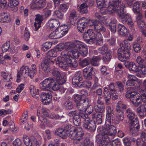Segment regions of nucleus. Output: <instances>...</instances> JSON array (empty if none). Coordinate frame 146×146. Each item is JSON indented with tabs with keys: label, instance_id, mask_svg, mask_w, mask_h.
<instances>
[{
	"label": "nucleus",
	"instance_id": "nucleus-1",
	"mask_svg": "<svg viewBox=\"0 0 146 146\" xmlns=\"http://www.w3.org/2000/svg\"><path fill=\"white\" fill-rule=\"evenodd\" d=\"M110 123H106V127H100L98 130L99 135H97L96 138L98 136L101 137L106 140H110V136H113L116 134L117 131L116 128L113 125H111Z\"/></svg>",
	"mask_w": 146,
	"mask_h": 146
},
{
	"label": "nucleus",
	"instance_id": "nucleus-2",
	"mask_svg": "<svg viewBox=\"0 0 146 146\" xmlns=\"http://www.w3.org/2000/svg\"><path fill=\"white\" fill-rule=\"evenodd\" d=\"M119 46L120 47L117 51L118 58L120 61L123 62L128 59L130 55L131 46L127 41L124 43H120Z\"/></svg>",
	"mask_w": 146,
	"mask_h": 146
},
{
	"label": "nucleus",
	"instance_id": "nucleus-3",
	"mask_svg": "<svg viewBox=\"0 0 146 146\" xmlns=\"http://www.w3.org/2000/svg\"><path fill=\"white\" fill-rule=\"evenodd\" d=\"M128 118L131 121V126L130 128V134L133 135L139 130V126L137 115L130 109L128 108L126 110Z\"/></svg>",
	"mask_w": 146,
	"mask_h": 146
},
{
	"label": "nucleus",
	"instance_id": "nucleus-4",
	"mask_svg": "<svg viewBox=\"0 0 146 146\" xmlns=\"http://www.w3.org/2000/svg\"><path fill=\"white\" fill-rule=\"evenodd\" d=\"M125 96L129 98L134 106L137 107L141 104L140 95L138 93L134 91L131 87H128L125 93Z\"/></svg>",
	"mask_w": 146,
	"mask_h": 146
},
{
	"label": "nucleus",
	"instance_id": "nucleus-5",
	"mask_svg": "<svg viewBox=\"0 0 146 146\" xmlns=\"http://www.w3.org/2000/svg\"><path fill=\"white\" fill-rule=\"evenodd\" d=\"M101 35L100 34L96 35L93 29H89L83 35V38L86 43L92 44L95 41H96V44L98 45V41L101 40Z\"/></svg>",
	"mask_w": 146,
	"mask_h": 146
},
{
	"label": "nucleus",
	"instance_id": "nucleus-6",
	"mask_svg": "<svg viewBox=\"0 0 146 146\" xmlns=\"http://www.w3.org/2000/svg\"><path fill=\"white\" fill-rule=\"evenodd\" d=\"M72 25L67 24L66 26H61L58 28L55 31L52 32L49 36L51 39L60 38L66 34Z\"/></svg>",
	"mask_w": 146,
	"mask_h": 146
},
{
	"label": "nucleus",
	"instance_id": "nucleus-7",
	"mask_svg": "<svg viewBox=\"0 0 146 146\" xmlns=\"http://www.w3.org/2000/svg\"><path fill=\"white\" fill-rule=\"evenodd\" d=\"M69 117H73V121L74 124L76 126H79L81 123V119H83L84 114L78 112L76 110L70 111L68 114Z\"/></svg>",
	"mask_w": 146,
	"mask_h": 146
},
{
	"label": "nucleus",
	"instance_id": "nucleus-8",
	"mask_svg": "<svg viewBox=\"0 0 146 146\" xmlns=\"http://www.w3.org/2000/svg\"><path fill=\"white\" fill-rule=\"evenodd\" d=\"M86 46L84 43L76 41L74 43L70 42L66 43L64 45V48L66 49H73L79 51Z\"/></svg>",
	"mask_w": 146,
	"mask_h": 146
},
{
	"label": "nucleus",
	"instance_id": "nucleus-9",
	"mask_svg": "<svg viewBox=\"0 0 146 146\" xmlns=\"http://www.w3.org/2000/svg\"><path fill=\"white\" fill-rule=\"evenodd\" d=\"M89 104V100L87 98L82 99L80 102L76 103V108L78 110V112L84 114L83 117V119H85L87 117V115L86 114L84 111L86 106H88Z\"/></svg>",
	"mask_w": 146,
	"mask_h": 146
},
{
	"label": "nucleus",
	"instance_id": "nucleus-10",
	"mask_svg": "<svg viewBox=\"0 0 146 146\" xmlns=\"http://www.w3.org/2000/svg\"><path fill=\"white\" fill-rule=\"evenodd\" d=\"M84 120L83 127L84 128L90 132L94 131H95L96 125L95 121L90 120L89 118H86Z\"/></svg>",
	"mask_w": 146,
	"mask_h": 146
},
{
	"label": "nucleus",
	"instance_id": "nucleus-11",
	"mask_svg": "<svg viewBox=\"0 0 146 146\" xmlns=\"http://www.w3.org/2000/svg\"><path fill=\"white\" fill-rule=\"evenodd\" d=\"M52 74L54 77L55 79L60 85H62L66 82V76L62 73H61L59 71L54 70L52 72Z\"/></svg>",
	"mask_w": 146,
	"mask_h": 146
},
{
	"label": "nucleus",
	"instance_id": "nucleus-12",
	"mask_svg": "<svg viewBox=\"0 0 146 146\" xmlns=\"http://www.w3.org/2000/svg\"><path fill=\"white\" fill-rule=\"evenodd\" d=\"M94 31H95L96 35H98V34H100L101 36V40L98 41V45H102L103 43V37L102 33L105 32L106 29L104 26L102 24L100 23H98L97 25H95L94 28Z\"/></svg>",
	"mask_w": 146,
	"mask_h": 146
},
{
	"label": "nucleus",
	"instance_id": "nucleus-13",
	"mask_svg": "<svg viewBox=\"0 0 146 146\" xmlns=\"http://www.w3.org/2000/svg\"><path fill=\"white\" fill-rule=\"evenodd\" d=\"M68 56L66 57H58L57 60L54 61L56 64H58L60 67L65 69L68 65Z\"/></svg>",
	"mask_w": 146,
	"mask_h": 146
},
{
	"label": "nucleus",
	"instance_id": "nucleus-14",
	"mask_svg": "<svg viewBox=\"0 0 146 146\" xmlns=\"http://www.w3.org/2000/svg\"><path fill=\"white\" fill-rule=\"evenodd\" d=\"M46 3V0H33L31 4L32 9H40L43 8Z\"/></svg>",
	"mask_w": 146,
	"mask_h": 146
},
{
	"label": "nucleus",
	"instance_id": "nucleus-15",
	"mask_svg": "<svg viewBox=\"0 0 146 146\" xmlns=\"http://www.w3.org/2000/svg\"><path fill=\"white\" fill-rule=\"evenodd\" d=\"M54 60H51L50 58H45L41 63V68L45 73L49 72L51 71V69L49 64L52 62L54 63Z\"/></svg>",
	"mask_w": 146,
	"mask_h": 146
},
{
	"label": "nucleus",
	"instance_id": "nucleus-16",
	"mask_svg": "<svg viewBox=\"0 0 146 146\" xmlns=\"http://www.w3.org/2000/svg\"><path fill=\"white\" fill-rule=\"evenodd\" d=\"M83 77L80 71L76 72L72 78V82L76 87H78L82 81Z\"/></svg>",
	"mask_w": 146,
	"mask_h": 146
},
{
	"label": "nucleus",
	"instance_id": "nucleus-17",
	"mask_svg": "<svg viewBox=\"0 0 146 146\" xmlns=\"http://www.w3.org/2000/svg\"><path fill=\"white\" fill-rule=\"evenodd\" d=\"M125 67L128 68L130 71H132L134 73L140 72V69L138 66H137L135 63L129 61H125L124 63Z\"/></svg>",
	"mask_w": 146,
	"mask_h": 146
},
{
	"label": "nucleus",
	"instance_id": "nucleus-18",
	"mask_svg": "<svg viewBox=\"0 0 146 146\" xmlns=\"http://www.w3.org/2000/svg\"><path fill=\"white\" fill-rule=\"evenodd\" d=\"M121 16H118V17L120 19L122 22L123 24H126L130 25L132 27L133 25L131 18L127 13H125L121 15Z\"/></svg>",
	"mask_w": 146,
	"mask_h": 146
},
{
	"label": "nucleus",
	"instance_id": "nucleus-19",
	"mask_svg": "<svg viewBox=\"0 0 146 146\" xmlns=\"http://www.w3.org/2000/svg\"><path fill=\"white\" fill-rule=\"evenodd\" d=\"M52 96L50 92L45 93L42 92L41 94V98L42 102L44 104L47 105L50 103L51 101Z\"/></svg>",
	"mask_w": 146,
	"mask_h": 146
},
{
	"label": "nucleus",
	"instance_id": "nucleus-20",
	"mask_svg": "<svg viewBox=\"0 0 146 146\" xmlns=\"http://www.w3.org/2000/svg\"><path fill=\"white\" fill-rule=\"evenodd\" d=\"M48 88H51L54 91H56L59 89L60 85L54 78H48Z\"/></svg>",
	"mask_w": 146,
	"mask_h": 146
},
{
	"label": "nucleus",
	"instance_id": "nucleus-21",
	"mask_svg": "<svg viewBox=\"0 0 146 146\" xmlns=\"http://www.w3.org/2000/svg\"><path fill=\"white\" fill-rule=\"evenodd\" d=\"M122 0H116L115 1H110L109 2L108 8L110 13H115L116 10L117 5L120 3Z\"/></svg>",
	"mask_w": 146,
	"mask_h": 146
},
{
	"label": "nucleus",
	"instance_id": "nucleus-22",
	"mask_svg": "<svg viewBox=\"0 0 146 146\" xmlns=\"http://www.w3.org/2000/svg\"><path fill=\"white\" fill-rule=\"evenodd\" d=\"M86 18L82 17L79 20L77 24L78 31L81 33H84L85 28L87 26V23L85 21Z\"/></svg>",
	"mask_w": 146,
	"mask_h": 146
},
{
	"label": "nucleus",
	"instance_id": "nucleus-23",
	"mask_svg": "<svg viewBox=\"0 0 146 146\" xmlns=\"http://www.w3.org/2000/svg\"><path fill=\"white\" fill-rule=\"evenodd\" d=\"M106 123L108 122L110 123H111V120L113 121V117H112V114L113 113V110H112L111 107L109 106L106 107Z\"/></svg>",
	"mask_w": 146,
	"mask_h": 146
},
{
	"label": "nucleus",
	"instance_id": "nucleus-24",
	"mask_svg": "<svg viewBox=\"0 0 146 146\" xmlns=\"http://www.w3.org/2000/svg\"><path fill=\"white\" fill-rule=\"evenodd\" d=\"M59 21L56 19H52L49 20L47 23V25L51 29H56L60 25Z\"/></svg>",
	"mask_w": 146,
	"mask_h": 146
},
{
	"label": "nucleus",
	"instance_id": "nucleus-25",
	"mask_svg": "<svg viewBox=\"0 0 146 146\" xmlns=\"http://www.w3.org/2000/svg\"><path fill=\"white\" fill-rule=\"evenodd\" d=\"M11 19L10 15L9 13H4L0 14V22L1 23H9L11 21Z\"/></svg>",
	"mask_w": 146,
	"mask_h": 146
},
{
	"label": "nucleus",
	"instance_id": "nucleus-26",
	"mask_svg": "<svg viewBox=\"0 0 146 146\" xmlns=\"http://www.w3.org/2000/svg\"><path fill=\"white\" fill-rule=\"evenodd\" d=\"M132 10L133 12L137 15L136 17L142 16V15L140 5L138 2H136L133 3Z\"/></svg>",
	"mask_w": 146,
	"mask_h": 146
},
{
	"label": "nucleus",
	"instance_id": "nucleus-27",
	"mask_svg": "<svg viewBox=\"0 0 146 146\" xmlns=\"http://www.w3.org/2000/svg\"><path fill=\"white\" fill-rule=\"evenodd\" d=\"M36 17L35 19V22L34 24L35 30L37 31L38 29L41 27V24L43 20V18L42 15H36Z\"/></svg>",
	"mask_w": 146,
	"mask_h": 146
},
{
	"label": "nucleus",
	"instance_id": "nucleus-28",
	"mask_svg": "<svg viewBox=\"0 0 146 146\" xmlns=\"http://www.w3.org/2000/svg\"><path fill=\"white\" fill-rule=\"evenodd\" d=\"M36 141L34 136L31 137L26 136L23 137V142L26 146H32L33 142Z\"/></svg>",
	"mask_w": 146,
	"mask_h": 146
},
{
	"label": "nucleus",
	"instance_id": "nucleus-29",
	"mask_svg": "<svg viewBox=\"0 0 146 146\" xmlns=\"http://www.w3.org/2000/svg\"><path fill=\"white\" fill-rule=\"evenodd\" d=\"M117 31L119 34L122 36H126L128 33L125 27L122 24H119L117 27Z\"/></svg>",
	"mask_w": 146,
	"mask_h": 146
},
{
	"label": "nucleus",
	"instance_id": "nucleus-30",
	"mask_svg": "<svg viewBox=\"0 0 146 146\" xmlns=\"http://www.w3.org/2000/svg\"><path fill=\"white\" fill-rule=\"evenodd\" d=\"M137 112L140 116L143 117L146 115V104L141 105L137 109Z\"/></svg>",
	"mask_w": 146,
	"mask_h": 146
},
{
	"label": "nucleus",
	"instance_id": "nucleus-31",
	"mask_svg": "<svg viewBox=\"0 0 146 146\" xmlns=\"http://www.w3.org/2000/svg\"><path fill=\"white\" fill-rule=\"evenodd\" d=\"M106 89L104 90L103 93L104 99L106 105H108L111 104L110 100L111 98V94L108 92V89Z\"/></svg>",
	"mask_w": 146,
	"mask_h": 146
},
{
	"label": "nucleus",
	"instance_id": "nucleus-32",
	"mask_svg": "<svg viewBox=\"0 0 146 146\" xmlns=\"http://www.w3.org/2000/svg\"><path fill=\"white\" fill-rule=\"evenodd\" d=\"M68 129V136L72 139H74L76 141V129L72 127L70 125H69Z\"/></svg>",
	"mask_w": 146,
	"mask_h": 146
},
{
	"label": "nucleus",
	"instance_id": "nucleus-33",
	"mask_svg": "<svg viewBox=\"0 0 146 146\" xmlns=\"http://www.w3.org/2000/svg\"><path fill=\"white\" fill-rule=\"evenodd\" d=\"M88 6L85 3L82 4L80 7L77 8V11L81 14H86L88 12Z\"/></svg>",
	"mask_w": 146,
	"mask_h": 146
},
{
	"label": "nucleus",
	"instance_id": "nucleus-34",
	"mask_svg": "<svg viewBox=\"0 0 146 146\" xmlns=\"http://www.w3.org/2000/svg\"><path fill=\"white\" fill-rule=\"evenodd\" d=\"M68 60V66L74 68H76L77 67L78 64L77 60L75 58L72 56H69Z\"/></svg>",
	"mask_w": 146,
	"mask_h": 146
},
{
	"label": "nucleus",
	"instance_id": "nucleus-35",
	"mask_svg": "<svg viewBox=\"0 0 146 146\" xmlns=\"http://www.w3.org/2000/svg\"><path fill=\"white\" fill-rule=\"evenodd\" d=\"M117 21L115 19H113L109 24L110 30L113 33H115L116 31V24Z\"/></svg>",
	"mask_w": 146,
	"mask_h": 146
},
{
	"label": "nucleus",
	"instance_id": "nucleus-36",
	"mask_svg": "<svg viewBox=\"0 0 146 146\" xmlns=\"http://www.w3.org/2000/svg\"><path fill=\"white\" fill-rule=\"evenodd\" d=\"M84 135V133L82 128L76 129V142L78 143L80 141Z\"/></svg>",
	"mask_w": 146,
	"mask_h": 146
},
{
	"label": "nucleus",
	"instance_id": "nucleus-37",
	"mask_svg": "<svg viewBox=\"0 0 146 146\" xmlns=\"http://www.w3.org/2000/svg\"><path fill=\"white\" fill-rule=\"evenodd\" d=\"M115 118L113 119L114 121L117 124L119 123V121H121L124 119V115L123 111H117Z\"/></svg>",
	"mask_w": 146,
	"mask_h": 146
},
{
	"label": "nucleus",
	"instance_id": "nucleus-38",
	"mask_svg": "<svg viewBox=\"0 0 146 146\" xmlns=\"http://www.w3.org/2000/svg\"><path fill=\"white\" fill-rule=\"evenodd\" d=\"M107 88L108 92L110 94L111 93H115L117 92L116 87L115 86V84L113 83H110L109 85L107 86V87L104 88V90H105Z\"/></svg>",
	"mask_w": 146,
	"mask_h": 146
},
{
	"label": "nucleus",
	"instance_id": "nucleus-39",
	"mask_svg": "<svg viewBox=\"0 0 146 146\" xmlns=\"http://www.w3.org/2000/svg\"><path fill=\"white\" fill-rule=\"evenodd\" d=\"M94 108L96 112L98 113H103L105 111V107L104 104L96 105Z\"/></svg>",
	"mask_w": 146,
	"mask_h": 146
},
{
	"label": "nucleus",
	"instance_id": "nucleus-40",
	"mask_svg": "<svg viewBox=\"0 0 146 146\" xmlns=\"http://www.w3.org/2000/svg\"><path fill=\"white\" fill-rule=\"evenodd\" d=\"M127 108L126 106L122 102L120 101L117 104L116 110L117 111H123Z\"/></svg>",
	"mask_w": 146,
	"mask_h": 146
},
{
	"label": "nucleus",
	"instance_id": "nucleus-41",
	"mask_svg": "<svg viewBox=\"0 0 146 146\" xmlns=\"http://www.w3.org/2000/svg\"><path fill=\"white\" fill-rule=\"evenodd\" d=\"M101 59L98 56H94L92 59L90 58V63L93 66H98L99 65V61Z\"/></svg>",
	"mask_w": 146,
	"mask_h": 146
},
{
	"label": "nucleus",
	"instance_id": "nucleus-42",
	"mask_svg": "<svg viewBox=\"0 0 146 146\" xmlns=\"http://www.w3.org/2000/svg\"><path fill=\"white\" fill-rule=\"evenodd\" d=\"M111 51L109 50L108 52L106 54L103 56L102 57V60L104 62L107 63L109 62L112 56L111 55Z\"/></svg>",
	"mask_w": 146,
	"mask_h": 146
},
{
	"label": "nucleus",
	"instance_id": "nucleus-43",
	"mask_svg": "<svg viewBox=\"0 0 146 146\" xmlns=\"http://www.w3.org/2000/svg\"><path fill=\"white\" fill-rule=\"evenodd\" d=\"M125 5L124 4H122L120 5L119 7H117L116 11L117 13V16H121V15L125 13Z\"/></svg>",
	"mask_w": 146,
	"mask_h": 146
},
{
	"label": "nucleus",
	"instance_id": "nucleus-44",
	"mask_svg": "<svg viewBox=\"0 0 146 146\" xmlns=\"http://www.w3.org/2000/svg\"><path fill=\"white\" fill-rule=\"evenodd\" d=\"M79 65L82 67H84L89 65L90 63V58L87 57L81 60H79Z\"/></svg>",
	"mask_w": 146,
	"mask_h": 146
},
{
	"label": "nucleus",
	"instance_id": "nucleus-45",
	"mask_svg": "<svg viewBox=\"0 0 146 146\" xmlns=\"http://www.w3.org/2000/svg\"><path fill=\"white\" fill-rule=\"evenodd\" d=\"M1 76L7 80L10 81L12 79L11 73L7 71H3L1 73Z\"/></svg>",
	"mask_w": 146,
	"mask_h": 146
},
{
	"label": "nucleus",
	"instance_id": "nucleus-46",
	"mask_svg": "<svg viewBox=\"0 0 146 146\" xmlns=\"http://www.w3.org/2000/svg\"><path fill=\"white\" fill-rule=\"evenodd\" d=\"M53 15L54 16L60 20H62L64 17V13L59 9L54 11Z\"/></svg>",
	"mask_w": 146,
	"mask_h": 146
},
{
	"label": "nucleus",
	"instance_id": "nucleus-47",
	"mask_svg": "<svg viewBox=\"0 0 146 146\" xmlns=\"http://www.w3.org/2000/svg\"><path fill=\"white\" fill-rule=\"evenodd\" d=\"M63 106L66 109L71 110L73 108L72 102L70 100H67L63 104Z\"/></svg>",
	"mask_w": 146,
	"mask_h": 146
},
{
	"label": "nucleus",
	"instance_id": "nucleus-48",
	"mask_svg": "<svg viewBox=\"0 0 146 146\" xmlns=\"http://www.w3.org/2000/svg\"><path fill=\"white\" fill-rule=\"evenodd\" d=\"M91 82L90 81H82L78 87L80 88H89L91 86Z\"/></svg>",
	"mask_w": 146,
	"mask_h": 146
},
{
	"label": "nucleus",
	"instance_id": "nucleus-49",
	"mask_svg": "<svg viewBox=\"0 0 146 146\" xmlns=\"http://www.w3.org/2000/svg\"><path fill=\"white\" fill-rule=\"evenodd\" d=\"M69 125H67L65 126L64 131L63 132L62 134L60 137L63 139H66L68 136Z\"/></svg>",
	"mask_w": 146,
	"mask_h": 146
},
{
	"label": "nucleus",
	"instance_id": "nucleus-50",
	"mask_svg": "<svg viewBox=\"0 0 146 146\" xmlns=\"http://www.w3.org/2000/svg\"><path fill=\"white\" fill-rule=\"evenodd\" d=\"M48 78L44 79L43 81L42 84V87L41 88V89L43 91H47L48 89L47 88H48Z\"/></svg>",
	"mask_w": 146,
	"mask_h": 146
},
{
	"label": "nucleus",
	"instance_id": "nucleus-51",
	"mask_svg": "<svg viewBox=\"0 0 146 146\" xmlns=\"http://www.w3.org/2000/svg\"><path fill=\"white\" fill-rule=\"evenodd\" d=\"M109 50L107 46L104 45L98 48V51L99 53L103 54L108 53Z\"/></svg>",
	"mask_w": 146,
	"mask_h": 146
},
{
	"label": "nucleus",
	"instance_id": "nucleus-52",
	"mask_svg": "<svg viewBox=\"0 0 146 146\" xmlns=\"http://www.w3.org/2000/svg\"><path fill=\"white\" fill-rule=\"evenodd\" d=\"M69 7V5L68 4L63 3L60 5L59 10L64 13H65Z\"/></svg>",
	"mask_w": 146,
	"mask_h": 146
},
{
	"label": "nucleus",
	"instance_id": "nucleus-53",
	"mask_svg": "<svg viewBox=\"0 0 146 146\" xmlns=\"http://www.w3.org/2000/svg\"><path fill=\"white\" fill-rule=\"evenodd\" d=\"M110 139L108 141V146H119L121 143L118 139H115L112 140L111 143L109 142Z\"/></svg>",
	"mask_w": 146,
	"mask_h": 146
},
{
	"label": "nucleus",
	"instance_id": "nucleus-54",
	"mask_svg": "<svg viewBox=\"0 0 146 146\" xmlns=\"http://www.w3.org/2000/svg\"><path fill=\"white\" fill-rule=\"evenodd\" d=\"M142 16L136 17V22L139 27H143L145 25L144 22L141 19Z\"/></svg>",
	"mask_w": 146,
	"mask_h": 146
},
{
	"label": "nucleus",
	"instance_id": "nucleus-55",
	"mask_svg": "<svg viewBox=\"0 0 146 146\" xmlns=\"http://www.w3.org/2000/svg\"><path fill=\"white\" fill-rule=\"evenodd\" d=\"M87 108L84 110V112L87 115V117L88 115H89L92 113H93V108L92 106L88 104V105H87Z\"/></svg>",
	"mask_w": 146,
	"mask_h": 146
},
{
	"label": "nucleus",
	"instance_id": "nucleus-56",
	"mask_svg": "<svg viewBox=\"0 0 146 146\" xmlns=\"http://www.w3.org/2000/svg\"><path fill=\"white\" fill-rule=\"evenodd\" d=\"M47 55L49 57H47V58H50L51 60H52L51 59V57H55L57 56V52L54 49H51L47 53Z\"/></svg>",
	"mask_w": 146,
	"mask_h": 146
},
{
	"label": "nucleus",
	"instance_id": "nucleus-57",
	"mask_svg": "<svg viewBox=\"0 0 146 146\" xmlns=\"http://www.w3.org/2000/svg\"><path fill=\"white\" fill-rule=\"evenodd\" d=\"M86 22L87 23V25H88L90 26H94V27L95 25H97V23L98 21L97 20H92L90 19H87L86 18Z\"/></svg>",
	"mask_w": 146,
	"mask_h": 146
},
{
	"label": "nucleus",
	"instance_id": "nucleus-58",
	"mask_svg": "<svg viewBox=\"0 0 146 146\" xmlns=\"http://www.w3.org/2000/svg\"><path fill=\"white\" fill-rule=\"evenodd\" d=\"M10 43L9 42H6L2 46V50L3 52H5L8 50H11V48H9Z\"/></svg>",
	"mask_w": 146,
	"mask_h": 146
},
{
	"label": "nucleus",
	"instance_id": "nucleus-59",
	"mask_svg": "<svg viewBox=\"0 0 146 146\" xmlns=\"http://www.w3.org/2000/svg\"><path fill=\"white\" fill-rule=\"evenodd\" d=\"M79 54L80 55L83 57L86 56L88 53V50L87 48L86 47V46L79 50Z\"/></svg>",
	"mask_w": 146,
	"mask_h": 146
},
{
	"label": "nucleus",
	"instance_id": "nucleus-60",
	"mask_svg": "<svg viewBox=\"0 0 146 146\" xmlns=\"http://www.w3.org/2000/svg\"><path fill=\"white\" fill-rule=\"evenodd\" d=\"M97 138L100 137L99 142L100 143L99 146H108V141L103 138L102 137L98 136Z\"/></svg>",
	"mask_w": 146,
	"mask_h": 146
},
{
	"label": "nucleus",
	"instance_id": "nucleus-61",
	"mask_svg": "<svg viewBox=\"0 0 146 146\" xmlns=\"http://www.w3.org/2000/svg\"><path fill=\"white\" fill-rule=\"evenodd\" d=\"M70 53L71 54L73 55L75 59H78L79 58L80 56L79 54V50H75L71 49L70 50Z\"/></svg>",
	"mask_w": 146,
	"mask_h": 146
},
{
	"label": "nucleus",
	"instance_id": "nucleus-62",
	"mask_svg": "<svg viewBox=\"0 0 146 146\" xmlns=\"http://www.w3.org/2000/svg\"><path fill=\"white\" fill-rule=\"evenodd\" d=\"M52 44L50 42H46L42 45L41 49L43 51H46L47 50L51 48Z\"/></svg>",
	"mask_w": 146,
	"mask_h": 146
},
{
	"label": "nucleus",
	"instance_id": "nucleus-63",
	"mask_svg": "<svg viewBox=\"0 0 146 146\" xmlns=\"http://www.w3.org/2000/svg\"><path fill=\"white\" fill-rule=\"evenodd\" d=\"M136 61L137 63L139 65L138 66L139 67L141 66L145 65V60L142 58L140 56H138L136 59Z\"/></svg>",
	"mask_w": 146,
	"mask_h": 146
},
{
	"label": "nucleus",
	"instance_id": "nucleus-64",
	"mask_svg": "<svg viewBox=\"0 0 146 146\" xmlns=\"http://www.w3.org/2000/svg\"><path fill=\"white\" fill-rule=\"evenodd\" d=\"M115 83L117 85L119 91L122 93L124 90V86L122 83L120 81H117Z\"/></svg>",
	"mask_w": 146,
	"mask_h": 146
}]
</instances>
